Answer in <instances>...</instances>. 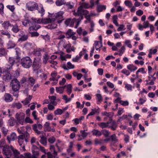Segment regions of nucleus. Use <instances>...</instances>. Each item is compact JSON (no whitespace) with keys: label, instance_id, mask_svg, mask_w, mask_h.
<instances>
[{"label":"nucleus","instance_id":"nucleus-1","mask_svg":"<svg viewBox=\"0 0 158 158\" xmlns=\"http://www.w3.org/2000/svg\"><path fill=\"white\" fill-rule=\"evenodd\" d=\"M20 65L24 68L28 69L32 65V60L28 56L23 57L20 60Z\"/></svg>","mask_w":158,"mask_h":158},{"label":"nucleus","instance_id":"nucleus-2","mask_svg":"<svg viewBox=\"0 0 158 158\" xmlns=\"http://www.w3.org/2000/svg\"><path fill=\"white\" fill-rule=\"evenodd\" d=\"M41 65V63L40 59L39 58H35L33 61L32 62V65L33 70L34 71H35L36 70L40 69Z\"/></svg>","mask_w":158,"mask_h":158},{"label":"nucleus","instance_id":"nucleus-3","mask_svg":"<svg viewBox=\"0 0 158 158\" xmlns=\"http://www.w3.org/2000/svg\"><path fill=\"white\" fill-rule=\"evenodd\" d=\"M26 7L27 10L31 11H34L36 10L38 7V4L34 1H30L26 4Z\"/></svg>","mask_w":158,"mask_h":158},{"label":"nucleus","instance_id":"nucleus-4","mask_svg":"<svg viewBox=\"0 0 158 158\" xmlns=\"http://www.w3.org/2000/svg\"><path fill=\"white\" fill-rule=\"evenodd\" d=\"M2 148V152L4 155L11 156L13 154V147L5 145Z\"/></svg>","mask_w":158,"mask_h":158},{"label":"nucleus","instance_id":"nucleus-5","mask_svg":"<svg viewBox=\"0 0 158 158\" xmlns=\"http://www.w3.org/2000/svg\"><path fill=\"white\" fill-rule=\"evenodd\" d=\"M10 86L12 90H19L20 87V82L16 78L12 80L10 82Z\"/></svg>","mask_w":158,"mask_h":158},{"label":"nucleus","instance_id":"nucleus-6","mask_svg":"<svg viewBox=\"0 0 158 158\" xmlns=\"http://www.w3.org/2000/svg\"><path fill=\"white\" fill-rule=\"evenodd\" d=\"M25 114L23 113H17L15 115V117L18 124L23 125L24 121Z\"/></svg>","mask_w":158,"mask_h":158},{"label":"nucleus","instance_id":"nucleus-7","mask_svg":"<svg viewBox=\"0 0 158 158\" xmlns=\"http://www.w3.org/2000/svg\"><path fill=\"white\" fill-rule=\"evenodd\" d=\"M80 6L78 9L77 12L75 11V10L73 11V15L75 16H80L81 19H78V21L77 22V24L78 25L79 23L80 20L83 19V17L82 16V8Z\"/></svg>","mask_w":158,"mask_h":158},{"label":"nucleus","instance_id":"nucleus-8","mask_svg":"<svg viewBox=\"0 0 158 158\" xmlns=\"http://www.w3.org/2000/svg\"><path fill=\"white\" fill-rule=\"evenodd\" d=\"M32 152L33 154L32 156L30 153H24L25 156L27 158H37L39 155V152L34 150H32Z\"/></svg>","mask_w":158,"mask_h":158},{"label":"nucleus","instance_id":"nucleus-9","mask_svg":"<svg viewBox=\"0 0 158 158\" xmlns=\"http://www.w3.org/2000/svg\"><path fill=\"white\" fill-rule=\"evenodd\" d=\"M64 13V12L62 11H60L56 13L55 15L56 19H55V21L56 19H59V20L57 21V22L59 23H60L64 19L63 15Z\"/></svg>","mask_w":158,"mask_h":158},{"label":"nucleus","instance_id":"nucleus-10","mask_svg":"<svg viewBox=\"0 0 158 158\" xmlns=\"http://www.w3.org/2000/svg\"><path fill=\"white\" fill-rule=\"evenodd\" d=\"M20 34H19V36L21 37L18 39V42H23L26 40L28 38L27 35L25 34L22 31H20Z\"/></svg>","mask_w":158,"mask_h":158},{"label":"nucleus","instance_id":"nucleus-11","mask_svg":"<svg viewBox=\"0 0 158 158\" xmlns=\"http://www.w3.org/2000/svg\"><path fill=\"white\" fill-rule=\"evenodd\" d=\"M3 99L5 102H10L13 100L12 96L10 94L7 93L5 94Z\"/></svg>","mask_w":158,"mask_h":158},{"label":"nucleus","instance_id":"nucleus-12","mask_svg":"<svg viewBox=\"0 0 158 158\" xmlns=\"http://www.w3.org/2000/svg\"><path fill=\"white\" fill-rule=\"evenodd\" d=\"M15 59L13 57H10L9 58L8 62L10 64V65H6V68L8 70V71L10 69L12 68V66L14 64L15 62Z\"/></svg>","mask_w":158,"mask_h":158},{"label":"nucleus","instance_id":"nucleus-13","mask_svg":"<svg viewBox=\"0 0 158 158\" xmlns=\"http://www.w3.org/2000/svg\"><path fill=\"white\" fill-rule=\"evenodd\" d=\"M17 138L16 134L15 132H12L10 135L7 136V139L9 143H10L11 141L15 140Z\"/></svg>","mask_w":158,"mask_h":158},{"label":"nucleus","instance_id":"nucleus-14","mask_svg":"<svg viewBox=\"0 0 158 158\" xmlns=\"http://www.w3.org/2000/svg\"><path fill=\"white\" fill-rule=\"evenodd\" d=\"M110 124V125H109L108 128H110L113 131H115L118 127L117 123L115 121L112 120Z\"/></svg>","mask_w":158,"mask_h":158},{"label":"nucleus","instance_id":"nucleus-15","mask_svg":"<svg viewBox=\"0 0 158 158\" xmlns=\"http://www.w3.org/2000/svg\"><path fill=\"white\" fill-rule=\"evenodd\" d=\"M13 23V21H11L10 23L9 21H4L2 25L5 29H8L9 27H12Z\"/></svg>","mask_w":158,"mask_h":158},{"label":"nucleus","instance_id":"nucleus-16","mask_svg":"<svg viewBox=\"0 0 158 158\" xmlns=\"http://www.w3.org/2000/svg\"><path fill=\"white\" fill-rule=\"evenodd\" d=\"M64 34L65 35L66 38L69 39L71 38L73 35L75 34L76 32L73 31L71 29H69L66 32H65Z\"/></svg>","mask_w":158,"mask_h":158},{"label":"nucleus","instance_id":"nucleus-17","mask_svg":"<svg viewBox=\"0 0 158 158\" xmlns=\"http://www.w3.org/2000/svg\"><path fill=\"white\" fill-rule=\"evenodd\" d=\"M38 10L39 13L41 15V17H42L45 14V10L44 9L43 6L40 4L39 6L37 9L36 10Z\"/></svg>","mask_w":158,"mask_h":158},{"label":"nucleus","instance_id":"nucleus-18","mask_svg":"<svg viewBox=\"0 0 158 158\" xmlns=\"http://www.w3.org/2000/svg\"><path fill=\"white\" fill-rule=\"evenodd\" d=\"M20 13L19 11H17L15 12H14L12 13L11 17L15 20L16 21L20 18Z\"/></svg>","mask_w":158,"mask_h":158},{"label":"nucleus","instance_id":"nucleus-19","mask_svg":"<svg viewBox=\"0 0 158 158\" xmlns=\"http://www.w3.org/2000/svg\"><path fill=\"white\" fill-rule=\"evenodd\" d=\"M102 116H106L110 118L109 121H111L112 120V118L113 117L114 114L113 112H111L108 113L106 112H102Z\"/></svg>","mask_w":158,"mask_h":158},{"label":"nucleus","instance_id":"nucleus-20","mask_svg":"<svg viewBox=\"0 0 158 158\" xmlns=\"http://www.w3.org/2000/svg\"><path fill=\"white\" fill-rule=\"evenodd\" d=\"M42 51L41 48H39L34 49L33 54L35 56H41V52Z\"/></svg>","mask_w":158,"mask_h":158},{"label":"nucleus","instance_id":"nucleus-21","mask_svg":"<svg viewBox=\"0 0 158 158\" xmlns=\"http://www.w3.org/2000/svg\"><path fill=\"white\" fill-rule=\"evenodd\" d=\"M32 95H28V96L25 98V99L21 102L23 103L24 105H26L28 104L31 101L32 98Z\"/></svg>","mask_w":158,"mask_h":158},{"label":"nucleus","instance_id":"nucleus-22","mask_svg":"<svg viewBox=\"0 0 158 158\" xmlns=\"http://www.w3.org/2000/svg\"><path fill=\"white\" fill-rule=\"evenodd\" d=\"M11 78V76L10 73L6 72L3 76V80L5 81H8Z\"/></svg>","mask_w":158,"mask_h":158},{"label":"nucleus","instance_id":"nucleus-23","mask_svg":"<svg viewBox=\"0 0 158 158\" xmlns=\"http://www.w3.org/2000/svg\"><path fill=\"white\" fill-rule=\"evenodd\" d=\"M8 49L14 48L16 45L15 43L11 40H10L7 44Z\"/></svg>","mask_w":158,"mask_h":158},{"label":"nucleus","instance_id":"nucleus-24","mask_svg":"<svg viewBox=\"0 0 158 158\" xmlns=\"http://www.w3.org/2000/svg\"><path fill=\"white\" fill-rule=\"evenodd\" d=\"M64 5L67 9H71L74 7V3L73 2H65Z\"/></svg>","mask_w":158,"mask_h":158},{"label":"nucleus","instance_id":"nucleus-25","mask_svg":"<svg viewBox=\"0 0 158 158\" xmlns=\"http://www.w3.org/2000/svg\"><path fill=\"white\" fill-rule=\"evenodd\" d=\"M55 21V19H51L50 18L42 19V23L44 24L51 23Z\"/></svg>","mask_w":158,"mask_h":158},{"label":"nucleus","instance_id":"nucleus-26","mask_svg":"<svg viewBox=\"0 0 158 158\" xmlns=\"http://www.w3.org/2000/svg\"><path fill=\"white\" fill-rule=\"evenodd\" d=\"M111 121H109L107 123L102 122L98 124V125L102 128L108 127L109 124L111 123Z\"/></svg>","mask_w":158,"mask_h":158},{"label":"nucleus","instance_id":"nucleus-27","mask_svg":"<svg viewBox=\"0 0 158 158\" xmlns=\"http://www.w3.org/2000/svg\"><path fill=\"white\" fill-rule=\"evenodd\" d=\"M18 141L20 146H22L24 142V137L23 135H19L18 138Z\"/></svg>","mask_w":158,"mask_h":158},{"label":"nucleus","instance_id":"nucleus-28","mask_svg":"<svg viewBox=\"0 0 158 158\" xmlns=\"http://www.w3.org/2000/svg\"><path fill=\"white\" fill-rule=\"evenodd\" d=\"M22 135H23V136L24 137V139L25 141L26 142H28V139L30 138V134H29L27 132V131L24 132L22 133Z\"/></svg>","mask_w":158,"mask_h":158},{"label":"nucleus","instance_id":"nucleus-29","mask_svg":"<svg viewBox=\"0 0 158 158\" xmlns=\"http://www.w3.org/2000/svg\"><path fill=\"white\" fill-rule=\"evenodd\" d=\"M48 98L50 99V103L56 106L57 104V102L55 101L56 99V97L54 96H49Z\"/></svg>","mask_w":158,"mask_h":158},{"label":"nucleus","instance_id":"nucleus-30","mask_svg":"<svg viewBox=\"0 0 158 158\" xmlns=\"http://www.w3.org/2000/svg\"><path fill=\"white\" fill-rule=\"evenodd\" d=\"M127 69L131 72H132L136 70L137 67L134 65L132 64H130L127 66Z\"/></svg>","mask_w":158,"mask_h":158},{"label":"nucleus","instance_id":"nucleus-31","mask_svg":"<svg viewBox=\"0 0 158 158\" xmlns=\"http://www.w3.org/2000/svg\"><path fill=\"white\" fill-rule=\"evenodd\" d=\"M40 137L41 139L40 140V142L43 145H46L47 141L46 138L43 135L41 136H40Z\"/></svg>","mask_w":158,"mask_h":158},{"label":"nucleus","instance_id":"nucleus-32","mask_svg":"<svg viewBox=\"0 0 158 158\" xmlns=\"http://www.w3.org/2000/svg\"><path fill=\"white\" fill-rule=\"evenodd\" d=\"M66 86V85H65L62 87L60 86L59 87H56V90L57 92L60 94L63 93L64 92V89Z\"/></svg>","mask_w":158,"mask_h":158},{"label":"nucleus","instance_id":"nucleus-33","mask_svg":"<svg viewBox=\"0 0 158 158\" xmlns=\"http://www.w3.org/2000/svg\"><path fill=\"white\" fill-rule=\"evenodd\" d=\"M22 23L23 25L25 27L29 26H30V25L32 24V23L28 19H24Z\"/></svg>","mask_w":158,"mask_h":158},{"label":"nucleus","instance_id":"nucleus-34","mask_svg":"<svg viewBox=\"0 0 158 158\" xmlns=\"http://www.w3.org/2000/svg\"><path fill=\"white\" fill-rule=\"evenodd\" d=\"M12 31L15 33H16L20 31V29L19 28L16 24L14 25L12 23Z\"/></svg>","mask_w":158,"mask_h":158},{"label":"nucleus","instance_id":"nucleus-35","mask_svg":"<svg viewBox=\"0 0 158 158\" xmlns=\"http://www.w3.org/2000/svg\"><path fill=\"white\" fill-rule=\"evenodd\" d=\"M92 133L93 135L96 136H100L102 135L101 132L97 130L94 129L92 131Z\"/></svg>","mask_w":158,"mask_h":158},{"label":"nucleus","instance_id":"nucleus-36","mask_svg":"<svg viewBox=\"0 0 158 158\" xmlns=\"http://www.w3.org/2000/svg\"><path fill=\"white\" fill-rule=\"evenodd\" d=\"M32 129L38 135L41 134V132L40 131L37 129V126L36 124H34L32 125Z\"/></svg>","mask_w":158,"mask_h":158},{"label":"nucleus","instance_id":"nucleus-37","mask_svg":"<svg viewBox=\"0 0 158 158\" xmlns=\"http://www.w3.org/2000/svg\"><path fill=\"white\" fill-rule=\"evenodd\" d=\"M80 8L81 7L82 8H88L89 7H90V6L89 5V4L85 2H82L80 3Z\"/></svg>","mask_w":158,"mask_h":158},{"label":"nucleus","instance_id":"nucleus-38","mask_svg":"<svg viewBox=\"0 0 158 158\" xmlns=\"http://www.w3.org/2000/svg\"><path fill=\"white\" fill-rule=\"evenodd\" d=\"M28 81L31 86H33L35 82V80L32 77H29Z\"/></svg>","mask_w":158,"mask_h":158},{"label":"nucleus","instance_id":"nucleus-39","mask_svg":"<svg viewBox=\"0 0 158 158\" xmlns=\"http://www.w3.org/2000/svg\"><path fill=\"white\" fill-rule=\"evenodd\" d=\"M106 6L105 5H98L97 7V10L98 12H102L103 10H105Z\"/></svg>","mask_w":158,"mask_h":158},{"label":"nucleus","instance_id":"nucleus-40","mask_svg":"<svg viewBox=\"0 0 158 158\" xmlns=\"http://www.w3.org/2000/svg\"><path fill=\"white\" fill-rule=\"evenodd\" d=\"M65 2L64 0H57L56 2V4L58 6H60L64 5Z\"/></svg>","mask_w":158,"mask_h":158},{"label":"nucleus","instance_id":"nucleus-41","mask_svg":"<svg viewBox=\"0 0 158 158\" xmlns=\"http://www.w3.org/2000/svg\"><path fill=\"white\" fill-rule=\"evenodd\" d=\"M58 39L59 40H62L64 39L65 37L66 36H65L64 34L65 32L61 31H60L58 32Z\"/></svg>","mask_w":158,"mask_h":158},{"label":"nucleus","instance_id":"nucleus-42","mask_svg":"<svg viewBox=\"0 0 158 158\" xmlns=\"http://www.w3.org/2000/svg\"><path fill=\"white\" fill-rule=\"evenodd\" d=\"M24 47L27 50H30L33 48L32 44L30 43H27L25 44Z\"/></svg>","mask_w":158,"mask_h":158},{"label":"nucleus","instance_id":"nucleus-43","mask_svg":"<svg viewBox=\"0 0 158 158\" xmlns=\"http://www.w3.org/2000/svg\"><path fill=\"white\" fill-rule=\"evenodd\" d=\"M113 23L115 24L116 26L118 27L119 26L118 23L117 21L118 19L117 16L116 15H114L112 18Z\"/></svg>","mask_w":158,"mask_h":158},{"label":"nucleus","instance_id":"nucleus-44","mask_svg":"<svg viewBox=\"0 0 158 158\" xmlns=\"http://www.w3.org/2000/svg\"><path fill=\"white\" fill-rule=\"evenodd\" d=\"M15 121L13 118H11L8 120V123L9 125L12 126L15 125Z\"/></svg>","mask_w":158,"mask_h":158},{"label":"nucleus","instance_id":"nucleus-45","mask_svg":"<svg viewBox=\"0 0 158 158\" xmlns=\"http://www.w3.org/2000/svg\"><path fill=\"white\" fill-rule=\"evenodd\" d=\"M12 106L14 107H16L18 109H20L22 107L21 104L19 103H14L12 104Z\"/></svg>","mask_w":158,"mask_h":158},{"label":"nucleus","instance_id":"nucleus-46","mask_svg":"<svg viewBox=\"0 0 158 158\" xmlns=\"http://www.w3.org/2000/svg\"><path fill=\"white\" fill-rule=\"evenodd\" d=\"M64 47L66 49V51L68 53L71 52V44H67Z\"/></svg>","mask_w":158,"mask_h":158},{"label":"nucleus","instance_id":"nucleus-47","mask_svg":"<svg viewBox=\"0 0 158 158\" xmlns=\"http://www.w3.org/2000/svg\"><path fill=\"white\" fill-rule=\"evenodd\" d=\"M92 111L91 112L87 115V118L88 116L93 115L95 113H97L98 109H97L96 108H94V109H91Z\"/></svg>","mask_w":158,"mask_h":158},{"label":"nucleus","instance_id":"nucleus-48","mask_svg":"<svg viewBox=\"0 0 158 158\" xmlns=\"http://www.w3.org/2000/svg\"><path fill=\"white\" fill-rule=\"evenodd\" d=\"M94 143L96 145L102 144L103 143V140L101 139L98 140V139H95L94 140Z\"/></svg>","mask_w":158,"mask_h":158},{"label":"nucleus","instance_id":"nucleus-49","mask_svg":"<svg viewBox=\"0 0 158 158\" xmlns=\"http://www.w3.org/2000/svg\"><path fill=\"white\" fill-rule=\"evenodd\" d=\"M6 54V50L3 48L0 49V56H5Z\"/></svg>","mask_w":158,"mask_h":158},{"label":"nucleus","instance_id":"nucleus-50","mask_svg":"<svg viewBox=\"0 0 158 158\" xmlns=\"http://www.w3.org/2000/svg\"><path fill=\"white\" fill-rule=\"evenodd\" d=\"M7 8L9 9L12 13L14 12L15 9V6L14 5H8L6 6Z\"/></svg>","mask_w":158,"mask_h":158},{"label":"nucleus","instance_id":"nucleus-51","mask_svg":"<svg viewBox=\"0 0 158 158\" xmlns=\"http://www.w3.org/2000/svg\"><path fill=\"white\" fill-rule=\"evenodd\" d=\"M124 3L126 6L129 7H131L132 6V3L131 1H125L124 2Z\"/></svg>","mask_w":158,"mask_h":158},{"label":"nucleus","instance_id":"nucleus-52","mask_svg":"<svg viewBox=\"0 0 158 158\" xmlns=\"http://www.w3.org/2000/svg\"><path fill=\"white\" fill-rule=\"evenodd\" d=\"M63 112V110L60 109H58L55 111L54 114L55 115H61Z\"/></svg>","mask_w":158,"mask_h":158},{"label":"nucleus","instance_id":"nucleus-53","mask_svg":"<svg viewBox=\"0 0 158 158\" xmlns=\"http://www.w3.org/2000/svg\"><path fill=\"white\" fill-rule=\"evenodd\" d=\"M111 140L114 143H115L118 142V139H117L115 134H114L112 135L111 137Z\"/></svg>","mask_w":158,"mask_h":158},{"label":"nucleus","instance_id":"nucleus-54","mask_svg":"<svg viewBox=\"0 0 158 158\" xmlns=\"http://www.w3.org/2000/svg\"><path fill=\"white\" fill-rule=\"evenodd\" d=\"M67 92L68 94L69 95L72 92V86L71 84H69L67 86Z\"/></svg>","mask_w":158,"mask_h":158},{"label":"nucleus","instance_id":"nucleus-55","mask_svg":"<svg viewBox=\"0 0 158 158\" xmlns=\"http://www.w3.org/2000/svg\"><path fill=\"white\" fill-rule=\"evenodd\" d=\"M102 134L106 137H108L109 135V131L106 130H103L102 131Z\"/></svg>","mask_w":158,"mask_h":158},{"label":"nucleus","instance_id":"nucleus-56","mask_svg":"<svg viewBox=\"0 0 158 158\" xmlns=\"http://www.w3.org/2000/svg\"><path fill=\"white\" fill-rule=\"evenodd\" d=\"M1 34L2 35H7L9 39L10 38V35L8 31H2L1 32Z\"/></svg>","mask_w":158,"mask_h":158},{"label":"nucleus","instance_id":"nucleus-57","mask_svg":"<svg viewBox=\"0 0 158 158\" xmlns=\"http://www.w3.org/2000/svg\"><path fill=\"white\" fill-rule=\"evenodd\" d=\"M48 55L47 54H45L44 56H43V63L45 64L47 63V61L48 59Z\"/></svg>","mask_w":158,"mask_h":158},{"label":"nucleus","instance_id":"nucleus-58","mask_svg":"<svg viewBox=\"0 0 158 158\" xmlns=\"http://www.w3.org/2000/svg\"><path fill=\"white\" fill-rule=\"evenodd\" d=\"M13 153L15 155V157L14 158H17L18 156L19 155V152L16 149H14L13 147Z\"/></svg>","mask_w":158,"mask_h":158},{"label":"nucleus","instance_id":"nucleus-59","mask_svg":"<svg viewBox=\"0 0 158 158\" xmlns=\"http://www.w3.org/2000/svg\"><path fill=\"white\" fill-rule=\"evenodd\" d=\"M118 26H119V27L117 29L118 31H120L122 30H124L126 29L125 26L123 24H120Z\"/></svg>","mask_w":158,"mask_h":158},{"label":"nucleus","instance_id":"nucleus-60","mask_svg":"<svg viewBox=\"0 0 158 158\" xmlns=\"http://www.w3.org/2000/svg\"><path fill=\"white\" fill-rule=\"evenodd\" d=\"M2 131L5 136L7 134L8 130L5 127H3L2 128Z\"/></svg>","mask_w":158,"mask_h":158},{"label":"nucleus","instance_id":"nucleus-61","mask_svg":"<svg viewBox=\"0 0 158 158\" xmlns=\"http://www.w3.org/2000/svg\"><path fill=\"white\" fill-rule=\"evenodd\" d=\"M5 143V140L4 139H2L0 140V149L3 147Z\"/></svg>","mask_w":158,"mask_h":158},{"label":"nucleus","instance_id":"nucleus-62","mask_svg":"<svg viewBox=\"0 0 158 158\" xmlns=\"http://www.w3.org/2000/svg\"><path fill=\"white\" fill-rule=\"evenodd\" d=\"M2 113L3 115L8 116L9 117L11 116L10 111V109H8L7 111H2Z\"/></svg>","mask_w":158,"mask_h":158},{"label":"nucleus","instance_id":"nucleus-63","mask_svg":"<svg viewBox=\"0 0 158 158\" xmlns=\"http://www.w3.org/2000/svg\"><path fill=\"white\" fill-rule=\"evenodd\" d=\"M125 47L124 46H122L121 48L120 49L119 51V56H122L123 53H124L125 50Z\"/></svg>","mask_w":158,"mask_h":158},{"label":"nucleus","instance_id":"nucleus-64","mask_svg":"<svg viewBox=\"0 0 158 158\" xmlns=\"http://www.w3.org/2000/svg\"><path fill=\"white\" fill-rule=\"evenodd\" d=\"M55 138L53 136H52V137L48 138V142L51 143H53L55 141Z\"/></svg>","mask_w":158,"mask_h":158}]
</instances>
